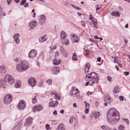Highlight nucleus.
Instances as JSON below:
<instances>
[{
    "instance_id": "obj_1",
    "label": "nucleus",
    "mask_w": 130,
    "mask_h": 130,
    "mask_svg": "<svg viewBox=\"0 0 130 130\" xmlns=\"http://www.w3.org/2000/svg\"><path fill=\"white\" fill-rule=\"evenodd\" d=\"M107 120L110 123L115 124L120 118L119 114L115 108H111L107 111Z\"/></svg>"
},
{
    "instance_id": "obj_2",
    "label": "nucleus",
    "mask_w": 130,
    "mask_h": 130,
    "mask_svg": "<svg viewBox=\"0 0 130 130\" xmlns=\"http://www.w3.org/2000/svg\"><path fill=\"white\" fill-rule=\"evenodd\" d=\"M99 75L98 74L94 72H92L87 75L85 79L86 81H92V84L95 83L98 84L99 82Z\"/></svg>"
},
{
    "instance_id": "obj_3",
    "label": "nucleus",
    "mask_w": 130,
    "mask_h": 130,
    "mask_svg": "<svg viewBox=\"0 0 130 130\" xmlns=\"http://www.w3.org/2000/svg\"><path fill=\"white\" fill-rule=\"evenodd\" d=\"M80 91L76 88L73 86L70 91V94L71 96H73L74 97L80 100H82L83 97L80 95Z\"/></svg>"
},
{
    "instance_id": "obj_4",
    "label": "nucleus",
    "mask_w": 130,
    "mask_h": 130,
    "mask_svg": "<svg viewBox=\"0 0 130 130\" xmlns=\"http://www.w3.org/2000/svg\"><path fill=\"white\" fill-rule=\"evenodd\" d=\"M27 69V66L25 64L24 61H21V63H19L17 65L16 67L17 71L19 72L25 71Z\"/></svg>"
},
{
    "instance_id": "obj_5",
    "label": "nucleus",
    "mask_w": 130,
    "mask_h": 130,
    "mask_svg": "<svg viewBox=\"0 0 130 130\" xmlns=\"http://www.w3.org/2000/svg\"><path fill=\"white\" fill-rule=\"evenodd\" d=\"M12 96L11 95L8 94L5 95L3 100L4 103L6 104H9L12 101Z\"/></svg>"
},
{
    "instance_id": "obj_6",
    "label": "nucleus",
    "mask_w": 130,
    "mask_h": 130,
    "mask_svg": "<svg viewBox=\"0 0 130 130\" xmlns=\"http://www.w3.org/2000/svg\"><path fill=\"white\" fill-rule=\"evenodd\" d=\"M5 80L10 84H13L15 82V80L13 77L9 74H7L6 75Z\"/></svg>"
},
{
    "instance_id": "obj_7",
    "label": "nucleus",
    "mask_w": 130,
    "mask_h": 130,
    "mask_svg": "<svg viewBox=\"0 0 130 130\" xmlns=\"http://www.w3.org/2000/svg\"><path fill=\"white\" fill-rule=\"evenodd\" d=\"M26 105L25 102L24 100H21L18 104L17 108L20 110H23L25 107Z\"/></svg>"
},
{
    "instance_id": "obj_8",
    "label": "nucleus",
    "mask_w": 130,
    "mask_h": 130,
    "mask_svg": "<svg viewBox=\"0 0 130 130\" xmlns=\"http://www.w3.org/2000/svg\"><path fill=\"white\" fill-rule=\"evenodd\" d=\"M58 103V102L55 100L54 98H52L50 100L48 105L49 107H55L57 106Z\"/></svg>"
},
{
    "instance_id": "obj_9",
    "label": "nucleus",
    "mask_w": 130,
    "mask_h": 130,
    "mask_svg": "<svg viewBox=\"0 0 130 130\" xmlns=\"http://www.w3.org/2000/svg\"><path fill=\"white\" fill-rule=\"evenodd\" d=\"M43 108V107L41 105H37L32 108L33 112H35L41 110Z\"/></svg>"
},
{
    "instance_id": "obj_10",
    "label": "nucleus",
    "mask_w": 130,
    "mask_h": 130,
    "mask_svg": "<svg viewBox=\"0 0 130 130\" xmlns=\"http://www.w3.org/2000/svg\"><path fill=\"white\" fill-rule=\"evenodd\" d=\"M28 82L29 85L32 87H34L36 84L37 81L34 78L30 77L28 80Z\"/></svg>"
},
{
    "instance_id": "obj_11",
    "label": "nucleus",
    "mask_w": 130,
    "mask_h": 130,
    "mask_svg": "<svg viewBox=\"0 0 130 130\" xmlns=\"http://www.w3.org/2000/svg\"><path fill=\"white\" fill-rule=\"evenodd\" d=\"M37 52L36 50L33 49L30 51L28 54V57L30 58H33L35 57Z\"/></svg>"
},
{
    "instance_id": "obj_12",
    "label": "nucleus",
    "mask_w": 130,
    "mask_h": 130,
    "mask_svg": "<svg viewBox=\"0 0 130 130\" xmlns=\"http://www.w3.org/2000/svg\"><path fill=\"white\" fill-rule=\"evenodd\" d=\"M37 22L35 21H34L30 22L28 24L29 30H31L34 29L35 27L37 26Z\"/></svg>"
},
{
    "instance_id": "obj_13",
    "label": "nucleus",
    "mask_w": 130,
    "mask_h": 130,
    "mask_svg": "<svg viewBox=\"0 0 130 130\" xmlns=\"http://www.w3.org/2000/svg\"><path fill=\"white\" fill-rule=\"evenodd\" d=\"M22 124V122H17L15 124V126L13 128L14 130H20Z\"/></svg>"
},
{
    "instance_id": "obj_14",
    "label": "nucleus",
    "mask_w": 130,
    "mask_h": 130,
    "mask_svg": "<svg viewBox=\"0 0 130 130\" xmlns=\"http://www.w3.org/2000/svg\"><path fill=\"white\" fill-rule=\"evenodd\" d=\"M32 119L31 118H28L26 120L24 126H27L30 125L32 122Z\"/></svg>"
},
{
    "instance_id": "obj_15",
    "label": "nucleus",
    "mask_w": 130,
    "mask_h": 130,
    "mask_svg": "<svg viewBox=\"0 0 130 130\" xmlns=\"http://www.w3.org/2000/svg\"><path fill=\"white\" fill-rule=\"evenodd\" d=\"M60 68L58 67H54L51 70L53 74H57L59 72Z\"/></svg>"
},
{
    "instance_id": "obj_16",
    "label": "nucleus",
    "mask_w": 130,
    "mask_h": 130,
    "mask_svg": "<svg viewBox=\"0 0 130 130\" xmlns=\"http://www.w3.org/2000/svg\"><path fill=\"white\" fill-rule=\"evenodd\" d=\"M52 98H54L55 100H59L60 99V96L59 93L57 92H55L52 94Z\"/></svg>"
},
{
    "instance_id": "obj_17",
    "label": "nucleus",
    "mask_w": 130,
    "mask_h": 130,
    "mask_svg": "<svg viewBox=\"0 0 130 130\" xmlns=\"http://www.w3.org/2000/svg\"><path fill=\"white\" fill-rule=\"evenodd\" d=\"M67 36L66 32L64 31H62L60 33L61 40L63 42V40Z\"/></svg>"
},
{
    "instance_id": "obj_18",
    "label": "nucleus",
    "mask_w": 130,
    "mask_h": 130,
    "mask_svg": "<svg viewBox=\"0 0 130 130\" xmlns=\"http://www.w3.org/2000/svg\"><path fill=\"white\" fill-rule=\"evenodd\" d=\"M46 19V18L44 15H41L39 20L40 24H44L45 23Z\"/></svg>"
},
{
    "instance_id": "obj_19",
    "label": "nucleus",
    "mask_w": 130,
    "mask_h": 130,
    "mask_svg": "<svg viewBox=\"0 0 130 130\" xmlns=\"http://www.w3.org/2000/svg\"><path fill=\"white\" fill-rule=\"evenodd\" d=\"M104 100L105 102L108 103H110L111 102L110 96L108 94L104 95Z\"/></svg>"
},
{
    "instance_id": "obj_20",
    "label": "nucleus",
    "mask_w": 130,
    "mask_h": 130,
    "mask_svg": "<svg viewBox=\"0 0 130 130\" xmlns=\"http://www.w3.org/2000/svg\"><path fill=\"white\" fill-rule=\"evenodd\" d=\"M19 36L20 35L18 33L15 34L13 36V38L15 41V42L17 44L19 43L20 42V40L19 39Z\"/></svg>"
},
{
    "instance_id": "obj_21",
    "label": "nucleus",
    "mask_w": 130,
    "mask_h": 130,
    "mask_svg": "<svg viewBox=\"0 0 130 130\" xmlns=\"http://www.w3.org/2000/svg\"><path fill=\"white\" fill-rule=\"evenodd\" d=\"M47 35H45L43 37H40L39 39V41L41 43H42L47 40Z\"/></svg>"
},
{
    "instance_id": "obj_22",
    "label": "nucleus",
    "mask_w": 130,
    "mask_h": 130,
    "mask_svg": "<svg viewBox=\"0 0 130 130\" xmlns=\"http://www.w3.org/2000/svg\"><path fill=\"white\" fill-rule=\"evenodd\" d=\"M6 82L4 80H0V88L4 89L6 86Z\"/></svg>"
},
{
    "instance_id": "obj_23",
    "label": "nucleus",
    "mask_w": 130,
    "mask_h": 130,
    "mask_svg": "<svg viewBox=\"0 0 130 130\" xmlns=\"http://www.w3.org/2000/svg\"><path fill=\"white\" fill-rule=\"evenodd\" d=\"M61 60H57L56 58H55L54 59V61L53 62V64L55 65H57L61 62Z\"/></svg>"
},
{
    "instance_id": "obj_24",
    "label": "nucleus",
    "mask_w": 130,
    "mask_h": 130,
    "mask_svg": "<svg viewBox=\"0 0 130 130\" xmlns=\"http://www.w3.org/2000/svg\"><path fill=\"white\" fill-rule=\"evenodd\" d=\"M65 128L64 125L62 124H60L58 126L57 130H65Z\"/></svg>"
},
{
    "instance_id": "obj_25",
    "label": "nucleus",
    "mask_w": 130,
    "mask_h": 130,
    "mask_svg": "<svg viewBox=\"0 0 130 130\" xmlns=\"http://www.w3.org/2000/svg\"><path fill=\"white\" fill-rule=\"evenodd\" d=\"M60 51L62 54H64L65 56L66 57L67 56L68 54L66 52V51L62 47H61L60 48Z\"/></svg>"
},
{
    "instance_id": "obj_26",
    "label": "nucleus",
    "mask_w": 130,
    "mask_h": 130,
    "mask_svg": "<svg viewBox=\"0 0 130 130\" xmlns=\"http://www.w3.org/2000/svg\"><path fill=\"white\" fill-rule=\"evenodd\" d=\"M90 67V64L89 63H87L86 64L85 70V72L87 73L89 71Z\"/></svg>"
},
{
    "instance_id": "obj_27",
    "label": "nucleus",
    "mask_w": 130,
    "mask_h": 130,
    "mask_svg": "<svg viewBox=\"0 0 130 130\" xmlns=\"http://www.w3.org/2000/svg\"><path fill=\"white\" fill-rule=\"evenodd\" d=\"M111 14L114 16L119 17L120 13L119 12L115 11L111 13Z\"/></svg>"
},
{
    "instance_id": "obj_28",
    "label": "nucleus",
    "mask_w": 130,
    "mask_h": 130,
    "mask_svg": "<svg viewBox=\"0 0 130 130\" xmlns=\"http://www.w3.org/2000/svg\"><path fill=\"white\" fill-rule=\"evenodd\" d=\"M21 82L20 81H17L14 85V87L16 88H20L21 86Z\"/></svg>"
},
{
    "instance_id": "obj_29",
    "label": "nucleus",
    "mask_w": 130,
    "mask_h": 130,
    "mask_svg": "<svg viewBox=\"0 0 130 130\" xmlns=\"http://www.w3.org/2000/svg\"><path fill=\"white\" fill-rule=\"evenodd\" d=\"M71 37H73V38L74 41L73 42L74 43L78 42V40L77 41V36L74 34H72L71 35Z\"/></svg>"
},
{
    "instance_id": "obj_30",
    "label": "nucleus",
    "mask_w": 130,
    "mask_h": 130,
    "mask_svg": "<svg viewBox=\"0 0 130 130\" xmlns=\"http://www.w3.org/2000/svg\"><path fill=\"white\" fill-rule=\"evenodd\" d=\"M119 89L120 88L119 87L116 86L114 88L113 90V92L115 93H118L119 92Z\"/></svg>"
},
{
    "instance_id": "obj_31",
    "label": "nucleus",
    "mask_w": 130,
    "mask_h": 130,
    "mask_svg": "<svg viewBox=\"0 0 130 130\" xmlns=\"http://www.w3.org/2000/svg\"><path fill=\"white\" fill-rule=\"evenodd\" d=\"M6 72L5 67L0 66V72L2 73H5Z\"/></svg>"
},
{
    "instance_id": "obj_32",
    "label": "nucleus",
    "mask_w": 130,
    "mask_h": 130,
    "mask_svg": "<svg viewBox=\"0 0 130 130\" xmlns=\"http://www.w3.org/2000/svg\"><path fill=\"white\" fill-rule=\"evenodd\" d=\"M77 58V56L75 53H74L72 57V59L74 61H76Z\"/></svg>"
},
{
    "instance_id": "obj_33",
    "label": "nucleus",
    "mask_w": 130,
    "mask_h": 130,
    "mask_svg": "<svg viewBox=\"0 0 130 130\" xmlns=\"http://www.w3.org/2000/svg\"><path fill=\"white\" fill-rule=\"evenodd\" d=\"M95 113V115L94 117V118L96 119L99 118L100 115V113L99 112H94Z\"/></svg>"
},
{
    "instance_id": "obj_34",
    "label": "nucleus",
    "mask_w": 130,
    "mask_h": 130,
    "mask_svg": "<svg viewBox=\"0 0 130 130\" xmlns=\"http://www.w3.org/2000/svg\"><path fill=\"white\" fill-rule=\"evenodd\" d=\"M14 61L17 63H21V61H23L21 60V59L19 58H17L14 59Z\"/></svg>"
},
{
    "instance_id": "obj_35",
    "label": "nucleus",
    "mask_w": 130,
    "mask_h": 130,
    "mask_svg": "<svg viewBox=\"0 0 130 130\" xmlns=\"http://www.w3.org/2000/svg\"><path fill=\"white\" fill-rule=\"evenodd\" d=\"M125 127L122 124L120 125L118 127V129L119 130H124Z\"/></svg>"
},
{
    "instance_id": "obj_36",
    "label": "nucleus",
    "mask_w": 130,
    "mask_h": 130,
    "mask_svg": "<svg viewBox=\"0 0 130 130\" xmlns=\"http://www.w3.org/2000/svg\"><path fill=\"white\" fill-rule=\"evenodd\" d=\"M101 128L103 129H108L109 130H110V128L108 127L106 125H103L102 126Z\"/></svg>"
},
{
    "instance_id": "obj_37",
    "label": "nucleus",
    "mask_w": 130,
    "mask_h": 130,
    "mask_svg": "<svg viewBox=\"0 0 130 130\" xmlns=\"http://www.w3.org/2000/svg\"><path fill=\"white\" fill-rule=\"evenodd\" d=\"M36 97V96H35L32 99V102L33 103H35L37 102V100Z\"/></svg>"
},
{
    "instance_id": "obj_38",
    "label": "nucleus",
    "mask_w": 130,
    "mask_h": 130,
    "mask_svg": "<svg viewBox=\"0 0 130 130\" xmlns=\"http://www.w3.org/2000/svg\"><path fill=\"white\" fill-rule=\"evenodd\" d=\"M63 43H64L66 45H68L69 43V41L67 39H66L64 40Z\"/></svg>"
},
{
    "instance_id": "obj_39",
    "label": "nucleus",
    "mask_w": 130,
    "mask_h": 130,
    "mask_svg": "<svg viewBox=\"0 0 130 130\" xmlns=\"http://www.w3.org/2000/svg\"><path fill=\"white\" fill-rule=\"evenodd\" d=\"M84 103L86 106L85 108H89L90 107V106L88 102L86 101H84Z\"/></svg>"
},
{
    "instance_id": "obj_40",
    "label": "nucleus",
    "mask_w": 130,
    "mask_h": 130,
    "mask_svg": "<svg viewBox=\"0 0 130 130\" xmlns=\"http://www.w3.org/2000/svg\"><path fill=\"white\" fill-rule=\"evenodd\" d=\"M52 81L51 79H49L46 80V82L48 85H51L52 84Z\"/></svg>"
},
{
    "instance_id": "obj_41",
    "label": "nucleus",
    "mask_w": 130,
    "mask_h": 130,
    "mask_svg": "<svg viewBox=\"0 0 130 130\" xmlns=\"http://www.w3.org/2000/svg\"><path fill=\"white\" fill-rule=\"evenodd\" d=\"M26 2V0H23L20 3V5H23L24 4H25Z\"/></svg>"
},
{
    "instance_id": "obj_42",
    "label": "nucleus",
    "mask_w": 130,
    "mask_h": 130,
    "mask_svg": "<svg viewBox=\"0 0 130 130\" xmlns=\"http://www.w3.org/2000/svg\"><path fill=\"white\" fill-rule=\"evenodd\" d=\"M107 78L108 81L111 82H112V78L110 76H108L107 77Z\"/></svg>"
},
{
    "instance_id": "obj_43",
    "label": "nucleus",
    "mask_w": 130,
    "mask_h": 130,
    "mask_svg": "<svg viewBox=\"0 0 130 130\" xmlns=\"http://www.w3.org/2000/svg\"><path fill=\"white\" fill-rule=\"evenodd\" d=\"M123 121H125L126 122V123L127 124V125H128L129 124V121L127 119H123Z\"/></svg>"
},
{
    "instance_id": "obj_44",
    "label": "nucleus",
    "mask_w": 130,
    "mask_h": 130,
    "mask_svg": "<svg viewBox=\"0 0 130 130\" xmlns=\"http://www.w3.org/2000/svg\"><path fill=\"white\" fill-rule=\"evenodd\" d=\"M119 100L121 101H123L124 100V98L122 96H120L119 97Z\"/></svg>"
},
{
    "instance_id": "obj_45",
    "label": "nucleus",
    "mask_w": 130,
    "mask_h": 130,
    "mask_svg": "<svg viewBox=\"0 0 130 130\" xmlns=\"http://www.w3.org/2000/svg\"><path fill=\"white\" fill-rule=\"evenodd\" d=\"M59 55V53L58 52L56 51L55 54V57L56 58H57V57H58Z\"/></svg>"
},
{
    "instance_id": "obj_46",
    "label": "nucleus",
    "mask_w": 130,
    "mask_h": 130,
    "mask_svg": "<svg viewBox=\"0 0 130 130\" xmlns=\"http://www.w3.org/2000/svg\"><path fill=\"white\" fill-rule=\"evenodd\" d=\"M93 26L94 27H95L96 28H98V26L97 22L95 23H93Z\"/></svg>"
},
{
    "instance_id": "obj_47",
    "label": "nucleus",
    "mask_w": 130,
    "mask_h": 130,
    "mask_svg": "<svg viewBox=\"0 0 130 130\" xmlns=\"http://www.w3.org/2000/svg\"><path fill=\"white\" fill-rule=\"evenodd\" d=\"M73 117H71L70 119L69 120V122L70 123H71L73 121Z\"/></svg>"
},
{
    "instance_id": "obj_48",
    "label": "nucleus",
    "mask_w": 130,
    "mask_h": 130,
    "mask_svg": "<svg viewBox=\"0 0 130 130\" xmlns=\"http://www.w3.org/2000/svg\"><path fill=\"white\" fill-rule=\"evenodd\" d=\"M85 108L86 109L85 110V112L86 114H87L88 113V112L89 111V108Z\"/></svg>"
},
{
    "instance_id": "obj_49",
    "label": "nucleus",
    "mask_w": 130,
    "mask_h": 130,
    "mask_svg": "<svg viewBox=\"0 0 130 130\" xmlns=\"http://www.w3.org/2000/svg\"><path fill=\"white\" fill-rule=\"evenodd\" d=\"M3 12V10L1 7L0 6V15L1 16L2 15Z\"/></svg>"
},
{
    "instance_id": "obj_50",
    "label": "nucleus",
    "mask_w": 130,
    "mask_h": 130,
    "mask_svg": "<svg viewBox=\"0 0 130 130\" xmlns=\"http://www.w3.org/2000/svg\"><path fill=\"white\" fill-rule=\"evenodd\" d=\"M114 59L115 60H113V62L114 63H118V61L117 60L116 61V60L117 59H118H118H117V58H116V57H114Z\"/></svg>"
},
{
    "instance_id": "obj_51",
    "label": "nucleus",
    "mask_w": 130,
    "mask_h": 130,
    "mask_svg": "<svg viewBox=\"0 0 130 130\" xmlns=\"http://www.w3.org/2000/svg\"><path fill=\"white\" fill-rule=\"evenodd\" d=\"M95 113L94 112H92L91 113V114L90 115V117H92L93 118V117L94 118V116L95 115Z\"/></svg>"
},
{
    "instance_id": "obj_52",
    "label": "nucleus",
    "mask_w": 130,
    "mask_h": 130,
    "mask_svg": "<svg viewBox=\"0 0 130 130\" xmlns=\"http://www.w3.org/2000/svg\"><path fill=\"white\" fill-rule=\"evenodd\" d=\"M92 22L93 23L97 22L96 21V19L95 18H93L92 20Z\"/></svg>"
},
{
    "instance_id": "obj_53",
    "label": "nucleus",
    "mask_w": 130,
    "mask_h": 130,
    "mask_svg": "<svg viewBox=\"0 0 130 130\" xmlns=\"http://www.w3.org/2000/svg\"><path fill=\"white\" fill-rule=\"evenodd\" d=\"M50 127V125L49 124H46L45 125V127L47 129H49Z\"/></svg>"
},
{
    "instance_id": "obj_54",
    "label": "nucleus",
    "mask_w": 130,
    "mask_h": 130,
    "mask_svg": "<svg viewBox=\"0 0 130 130\" xmlns=\"http://www.w3.org/2000/svg\"><path fill=\"white\" fill-rule=\"evenodd\" d=\"M93 18L92 15L91 14H90L89 15V19L90 20H92Z\"/></svg>"
},
{
    "instance_id": "obj_55",
    "label": "nucleus",
    "mask_w": 130,
    "mask_h": 130,
    "mask_svg": "<svg viewBox=\"0 0 130 130\" xmlns=\"http://www.w3.org/2000/svg\"><path fill=\"white\" fill-rule=\"evenodd\" d=\"M124 74L126 75H128L129 74V73L128 72L125 71L124 72Z\"/></svg>"
},
{
    "instance_id": "obj_56",
    "label": "nucleus",
    "mask_w": 130,
    "mask_h": 130,
    "mask_svg": "<svg viewBox=\"0 0 130 130\" xmlns=\"http://www.w3.org/2000/svg\"><path fill=\"white\" fill-rule=\"evenodd\" d=\"M7 2L8 3V5H10V4L12 0H7Z\"/></svg>"
},
{
    "instance_id": "obj_57",
    "label": "nucleus",
    "mask_w": 130,
    "mask_h": 130,
    "mask_svg": "<svg viewBox=\"0 0 130 130\" xmlns=\"http://www.w3.org/2000/svg\"><path fill=\"white\" fill-rule=\"evenodd\" d=\"M74 8L78 10H80L81 9L78 6H75L74 7Z\"/></svg>"
},
{
    "instance_id": "obj_58",
    "label": "nucleus",
    "mask_w": 130,
    "mask_h": 130,
    "mask_svg": "<svg viewBox=\"0 0 130 130\" xmlns=\"http://www.w3.org/2000/svg\"><path fill=\"white\" fill-rule=\"evenodd\" d=\"M81 24L82 25L84 26H85V23L82 21H81Z\"/></svg>"
},
{
    "instance_id": "obj_59",
    "label": "nucleus",
    "mask_w": 130,
    "mask_h": 130,
    "mask_svg": "<svg viewBox=\"0 0 130 130\" xmlns=\"http://www.w3.org/2000/svg\"><path fill=\"white\" fill-rule=\"evenodd\" d=\"M85 52L87 55H89V51L88 50H86L85 51Z\"/></svg>"
},
{
    "instance_id": "obj_60",
    "label": "nucleus",
    "mask_w": 130,
    "mask_h": 130,
    "mask_svg": "<svg viewBox=\"0 0 130 130\" xmlns=\"http://www.w3.org/2000/svg\"><path fill=\"white\" fill-rule=\"evenodd\" d=\"M28 6V3H25L24 5V7H27Z\"/></svg>"
},
{
    "instance_id": "obj_61",
    "label": "nucleus",
    "mask_w": 130,
    "mask_h": 130,
    "mask_svg": "<svg viewBox=\"0 0 130 130\" xmlns=\"http://www.w3.org/2000/svg\"><path fill=\"white\" fill-rule=\"evenodd\" d=\"M57 114V112L56 110H55L53 112V114L54 115H56Z\"/></svg>"
},
{
    "instance_id": "obj_62",
    "label": "nucleus",
    "mask_w": 130,
    "mask_h": 130,
    "mask_svg": "<svg viewBox=\"0 0 130 130\" xmlns=\"http://www.w3.org/2000/svg\"><path fill=\"white\" fill-rule=\"evenodd\" d=\"M101 58L100 57H99L97 59V60L99 62H100L101 61Z\"/></svg>"
},
{
    "instance_id": "obj_63",
    "label": "nucleus",
    "mask_w": 130,
    "mask_h": 130,
    "mask_svg": "<svg viewBox=\"0 0 130 130\" xmlns=\"http://www.w3.org/2000/svg\"><path fill=\"white\" fill-rule=\"evenodd\" d=\"M73 106L74 108H76L77 107V105L76 103H74L73 104Z\"/></svg>"
},
{
    "instance_id": "obj_64",
    "label": "nucleus",
    "mask_w": 130,
    "mask_h": 130,
    "mask_svg": "<svg viewBox=\"0 0 130 130\" xmlns=\"http://www.w3.org/2000/svg\"><path fill=\"white\" fill-rule=\"evenodd\" d=\"M89 40L90 41L92 42H94V40L93 39L90 38Z\"/></svg>"
}]
</instances>
